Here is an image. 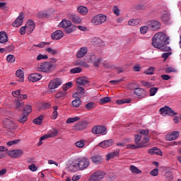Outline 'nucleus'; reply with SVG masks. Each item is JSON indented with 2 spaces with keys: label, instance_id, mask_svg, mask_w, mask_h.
Segmentation results:
<instances>
[{
  "label": "nucleus",
  "instance_id": "2eb2a0df",
  "mask_svg": "<svg viewBox=\"0 0 181 181\" xmlns=\"http://www.w3.org/2000/svg\"><path fill=\"white\" fill-rule=\"evenodd\" d=\"M134 93L138 98H145L146 97V90L143 88H136L134 89Z\"/></svg>",
  "mask_w": 181,
  "mask_h": 181
},
{
  "label": "nucleus",
  "instance_id": "58836bf2",
  "mask_svg": "<svg viewBox=\"0 0 181 181\" xmlns=\"http://www.w3.org/2000/svg\"><path fill=\"white\" fill-rule=\"evenodd\" d=\"M107 103H111V98L104 97L103 98L100 99L99 104L101 105L107 104Z\"/></svg>",
  "mask_w": 181,
  "mask_h": 181
},
{
  "label": "nucleus",
  "instance_id": "cd10ccee",
  "mask_svg": "<svg viewBox=\"0 0 181 181\" xmlns=\"http://www.w3.org/2000/svg\"><path fill=\"white\" fill-rule=\"evenodd\" d=\"M71 25V21L69 20H64L62 21L59 24V28H64L66 29V28H68Z\"/></svg>",
  "mask_w": 181,
  "mask_h": 181
},
{
  "label": "nucleus",
  "instance_id": "ea45409f",
  "mask_svg": "<svg viewBox=\"0 0 181 181\" xmlns=\"http://www.w3.org/2000/svg\"><path fill=\"white\" fill-rule=\"evenodd\" d=\"M158 90H159V88L153 87L151 88L149 90V95L150 97H153V95H156L158 93Z\"/></svg>",
  "mask_w": 181,
  "mask_h": 181
},
{
  "label": "nucleus",
  "instance_id": "052dcab7",
  "mask_svg": "<svg viewBox=\"0 0 181 181\" xmlns=\"http://www.w3.org/2000/svg\"><path fill=\"white\" fill-rule=\"evenodd\" d=\"M57 135H59V132L57 129L51 132L50 134H48L49 138H54V136H57Z\"/></svg>",
  "mask_w": 181,
  "mask_h": 181
},
{
  "label": "nucleus",
  "instance_id": "4d7b16f0",
  "mask_svg": "<svg viewBox=\"0 0 181 181\" xmlns=\"http://www.w3.org/2000/svg\"><path fill=\"white\" fill-rule=\"evenodd\" d=\"M153 71H155V69L153 67H150L144 71V74L149 76L153 74Z\"/></svg>",
  "mask_w": 181,
  "mask_h": 181
},
{
  "label": "nucleus",
  "instance_id": "20e7f679",
  "mask_svg": "<svg viewBox=\"0 0 181 181\" xmlns=\"http://www.w3.org/2000/svg\"><path fill=\"white\" fill-rule=\"evenodd\" d=\"M106 21L107 16L104 14H98L95 16L91 20V23L95 25H103V23H105Z\"/></svg>",
  "mask_w": 181,
  "mask_h": 181
},
{
  "label": "nucleus",
  "instance_id": "c03bdc74",
  "mask_svg": "<svg viewBox=\"0 0 181 181\" xmlns=\"http://www.w3.org/2000/svg\"><path fill=\"white\" fill-rule=\"evenodd\" d=\"M162 21L165 23H168L170 21V14L169 13H165L162 16Z\"/></svg>",
  "mask_w": 181,
  "mask_h": 181
},
{
  "label": "nucleus",
  "instance_id": "f257e3e1",
  "mask_svg": "<svg viewBox=\"0 0 181 181\" xmlns=\"http://www.w3.org/2000/svg\"><path fill=\"white\" fill-rule=\"evenodd\" d=\"M168 42V37H166V34L163 33H156L152 38V46L153 47H159L161 45H165Z\"/></svg>",
  "mask_w": 181,
  "mask_h": 181
},
{
  "label": "nucleus",
  "instance_id": "7ed1b4c3",
  "mask_svg": "<svg viewBox=\"0 0 181 181\" xmlns=\"http://www.w3.org/2000/svg\"><path fill=\"white\" fill-rule=\"evenodd\" d=\"M105 176V173L104 171H96L90 175L88 181H102Z\"/></svg>",
  "mask_w": 181,
  "mask_h": 181
},
{
  "label": "nucleus",
  "instance_id": "473e14b6",
  "mask_svg": "<svg viewBox=\"0 0 181 181\" xmlns=\"http://www.w3.org/2000/svg\"><path fill=\"white\" fill-rule=\"evenodd\" d=\"M29 115H27L26 113H23L21 116L19 117L18 122L21 124H25L26 121H28V116Z\"/></svg>",
  "mask_w": 181,
  "mask_h": 181
},
{
  "label": "nucleus",
  "instance_id": "e2e57ef3",
  "mask_svg": "<svg viewBox=\"0 0 181 181\" xmlns=\"http://www.w3.org/2000/svg\"><path fill=\"white\" fill-rule=\"evenodd\" d=\"M131 103V100H117V104L119 105H122V104H129Z\"/></svg>",
  "mask_w": 181,
  "mask_h": 181
},
{
  "label": "nucleus",
  "instance_id": "5701e85b",
  "mask_svg": "<svg viewBox=\"0 0 181 181\" xmlns=\"http://www.w3.org/2000/svg\"><path fill=\"white\" fill-rule=\"evenodd\" d=\"M116 156H119V151L116 150L112 153H109L106 155V160H110V159H114Z\"/></svg>",
  "mask_w": 181,
  "mask_h": 181
},
{
  "label": "nucleus",
  "instance_id": "e433bc0d",
  "mask_svg": "<svg viewBox=\"0 0 181 181\" xmlns=\"http://www.w3.org/2000/svg\"><path fill=\"white\" fill-rule=\"evenodd\" d=\"M43 121V115H40L38 117L35 118L33 120V124H35V125H42V122Z\"/></svg>",
  "mask_w": 181,
  "mask_h": 181
},
{
  "label": "nucleus",
  "instance_id": "ddd939ff",
  "mask_svg": "<svg viewBox=\"0 0 181 181\" xmlns=\"http://www.w3.org/2000/svg\"><path fill=\"white\" fill-rule=\"evenodd\" d=\"M180 135V132L177 131L172 132L171 133H168L165 136V139L167 141H175V139H177L179 138V136Z\"/></svg>",
  "mask_w": 181,
  "mask_h": 181
},
{
  "label": "nucleus",
  "instance_id": "a18cd8bd",
  "mask_svg": "<svg viewBox=\"0 0 181 181\" xmlns=\"http://www.w3.org/2000/svg\"><path fill=\"white\" fill-rule=\"evenodd\" d=\"M37 16L40 19H43V18H46V16H47V12H46V11H40L37 13Z\"/></svg>",
  "mask_w": 181,
  "mask_h": 181
},
{
  "label": "nucleus",
  "instance_id": "a19ab883",
  "mask_svg": "<svg viewBox=\"0 0 181 181\" xmlns=\"http://www.w3.org/2000/svg\"><path fill=\"white\" fill-rule=\"evenodd\" d=\"M77 121H80V117H70L67 119L66 124H73V122H77Z\"/></svg>",
  "mask_w": 181,
  "mask_h": 181
},
{
  "label": "nucleus",
  "instance_id": "9b49d317",
  "mask_svg": "<svg viewBox=\"0 0 181 181\" xmlns=\"http://www.w3.org/2000/svg\"><path fill=\"white\" fill-rule=\"evenodd\" d=\"M160 112L162 115L164 114V115H169L170 117H175V115H176V114H177L175 111H173V110H172V108H170L168 106L161 107L160 109Z\"/></svg>",
  "mask_w": 181,
  "mask_h": 181
},
{
  "label": "nucleus",
  "instance_id": "f704fd0d",
  "mask_svg": "<svg viewBox=\"0 0 181 181\" xmlns=\"http://www.w3.org/2000/svg\"><path fill=\"white\" fill-rule=\"evenodd\" d=\"M129 170H131L132 173H136V175H139V173H142L141 170H139L135 165H130Z\"/></svg>",
  "mask_w": 181,
  "mask_h": 181
},
{
  "label": "nucleus",
  "instance_id": "69168bd1",
  "mask_svg": "<svg viewBox=\"0 0 181 181\" xmlns=\"http://www.w3.org/2000/svg\"><path fill=\"white\" fill-rule=\"evenodd\" d=\"M165 73H175L176 71V69H175L172 66H168L165 69Z\"/></svg>",
  "mask_w": 181,
  "mask_h": 181
},
{
  "label": "nucleus",
  "instance_id": "dca6fc26",
  "mask_svg": "<svg viewBox=\"0 0 181 181\" xmlns=\"http://www.w3.org/2000/svg\"><path fill=\"white\" fill-rule=\"evenodd\" d=\"M25 16H23V13H21L19 16L15 20V21L13 23V26L14 28H19V26H22V23H23V19Z\"/></svg>",
  "mask_w": 181,
  "mask_h": 181
},
{
  "label": "nucleus",
  "instance_id": "680f3d73",
  "mask_svg": "<svg viewBox=\"0 0 181 181\" xmlns=\"http://www.w3.org/2000/svg\"><path fill=\"white\" fill-rule=\"evenodd\" d=\"M84 140H81L76 143V146H77V148H84Z\"/></svg>",
  "mask_w": 181,
  "mask_h": 181
},
{
  "label": "nucleus",
  "instance_id": "864d4df0",
  "mask_svg": "<svg viewBox=\"0 0 181 181\" xmlns=\"http://www.w3.org/2000/svg\"><path fill=\"white\" fill-rule=\"evenodd\" d=\"M149 29V25L147 26H141L140 28V33H142V35H145L148 32V30Z\"/></svg>",
  "mask_w": 181,
  "mask_h": 181
},
{
  "label": "nucleus",
  "instance_id": "9d476101",
  "mask_svg": "<svg viewBox=\"0 0 181 181\" xmlns=\"http://www.w3.org/2000/svg\"><path fill=\"white\" fill-rule=\"evenodd\" d=\"M62 86V79L59 78H54L48 84V88L49 90H54V88H57Z\"/></svg>",
  "mask_w": 181,
  "mask_h": 181
},
{
  "label": "nucleus",
  "instance_id": "72a5a7b5",
  "mask_svg": "<svg viewBox=\"0 0 181 181\" xmlns=\"http://www.w3.org/2000/svg\"><path fill=\"white\" fill-rule=\"evenodd\" d=\"M166 43H168V42L157 47L156 49H160V50H162L163 52H169L170 50V47L166 45Z\"/></svg>",
  "mask_w": 181,
  "mask_h": 181
},
{
  "label": "nucleus",
  "instance_id": "6ab92c4d",
  "mask_svg": "<svg viewBox=\"0 0 181 181\" xmlns=\"http://www.w3.org/2000/svg\"><path fill=\"white\" fill-rule=\"evenodd\" d=\"M42 78V74L39 73L31 74L28 76L29 81H32L33 83H35L36 81H39Z\"/></svg>",
  "mask_w": 181,
  "mask_h": 181
},
{
  "label": "nucleus",
  "instance_id": "b1692460",
  "mask_svg": "<svg viewBox=\"0 0 181 181\" xmlns=\"http://www.w3.org/2000/svg\"><path fill=\"white\" fill-rule=\"evenodd\" d=\"M87 54V48L86 47H81L76 54V57L78 59H81V57H84Z\"/></svg>",
  "mask_w": 181,
  "mask_h": 181
},
{
  "label": "nucleus",
  "instance_id": "8fccbe9b",
  "mask_svg": "<svg viewBox=\"0 0 181 181\" xmlns=\"http://www.w3.org/2000/svg\"><path fill=\"white\" fill-rule=\"evenodd\" d=\"M24 105H25V103L23 102H22L21 100H18L16 103V108L17 110H21Z\"/></svg>",
  "mask_w": 181,
  "mask_h": 181
},
{
  "label": "nucleus",
  "instance_id": "39448f33",
  "mask_svg": "<svg viewBox=\"0 0 181 181\" xmlns=\"http://www.w3.org/2000/svg\"><path fill=\"white\" fill-rule=\"evenodd\" d=\"M74 167L78 166L81 170H84V169H87L88 166H90V160L87 158H83L82 159L78 160V163L74 165Z\"/></svg>",
  "mask_w": 181,
  "mask_h": 181
},
{
  "label": "nucleus",
  "instance_id": "774afa93",
  "mask_svg": "<svg viewBox=\"0 0 181 181\" xmlns=\"http://www.w3.org/2000/svg\"><path fill=\"white\" fill-rule=\"evenodd\" d=\"M21 93H22V90H21L13 91L12 95H13V97H18V95L21 96Z\"/></svg>",
  "mask_w": 181,
  "mask_h": 181
},
{
  "label": "nucleus",
  "instance_id": "c756f323",
  "mask_svg": "<svg viewBox=\"0 0 181 181\" xmlns=\"http://www.w3.org/2000/svg\"><path fill=\"white\" fill-rule=\"evenodd\" d=\"M141 23L140 19H130L128 22V25L129 26H136Z\"/></svg>",
  "mask_w": 181,
  "mask_h": 181
},
{
  "label": "nucleus",
  "instance_id": "5fc2aeb1",
  "mask_svg": "<svg viewBox=\"0 0 181 181\" xmlns=\"http://www.w3.org/2000/svg\"><path fill=\"white\" fill-rule=\"evenodd\" d=\"M19 142H21V140H19V139L13 140V141L7 142L6 145H7V146H13V145H16V144H19Z\"/></svg>",
  "mask_w": 181,
  "mask_h": 181
},
{
  "label": "nucleus",
  "instance_id": "2f4dec72",
  "mask_svg": "<svg viewBox=\"0 0 181 181\" xmlns=\"http://www.w3.org/2000/svg\"><path fill=\"white\" fill-rule=\"evenodd\" d=\"M16 76L19 78L17 79L19 82L23 81V71L18 69L16 72Z\"/></svg>",
  "mask_w": 181,
  "mask_h": 181
},
{
  "label": "nucleus",
  "instance_id": "6e6552de",
  "mask_svg": "<svg viewBox=\"0 0 181 181\" xmlns=\"http://www.w3.org/2000/svg\"><path fill=\"white\" fill-rule=\"evenodd\" d=\"M88 123L86 120L80 121L73 126L74 131H84L87 128Z\"/></svg>",
  "mask_w": 181,
  "mask_h": 181
},
{
  "label": "nucleus",
  "instance_id": "423d86ee",
  "mask_svg": "<svg viewBox=\"0 0 181 181\" xmlns=\"http://www.w3.org/2000/svg\"><path fill=\"white\" fill-rule=\"evenodd\" d=\"M92 132L95 135L101 134L102 135H107V127L101 125H95L92 127Z\"/></svg>",
  "mask_w": 181,
  "mask_h": 181
},
{
  "label": "nucleus",
  "instance_id": "412c9836",
  "mask_svg": "<svg viewBox=\"0 0 181 181\" xmlns=\"http://www.w3.org/2000/svg\"><path fill=\"white\" fill-rule=\"evenodd\" d=\"M148 152L150 155H159V156L163 155L162 151L156 147H153L152 148L148 149Z\"/></svg>",
  "mask_w": 181,
  "mask_h": 181
},
{
  "label": "nucleus",
  "instance_id": "a211bd4d",
  "mask_svg": "<svg viewBox=\"0 0 181 181\" xmlns=\"http://www.w3.org/2000/svg\"><path fill=\"white\" fill-rule=\"evenodd\" d=\"M114 145V140L113 139H109V140H105L103 141H101L99 143L98 146L100 148H108L109 146H112Z\"/></svg>",
  "mask_w": 181,
  "mask_h": 181
},
{
  "label": "nucleus",
  "instance_id": "a878e982",
  "mask_svg": "<svg viewBox=\"0 0 181 181\" xmlns=\"http://www.w3.org/2000/svg\"><path fill=\"white\" fill-rule=\"evenodd\" d=\"M145 144L141 143V144H128L127 146V149H139V148H144Z\"/></svg>",
  "mask_w": 181,
  "mask_h": 181
},
{
  "label": "nucleus",
  "instance_id": "3c124183",
  "mask_svg": "<svg viewBox=\"0 0 181 181\" xmlns=\"http://www.w3.org/2000/svg\"><path fill=\"white\" fill-rule=\"evenodd\" d=\"M134 143L136 144V145H141V142L139 143V141H141L142 136L136 134L134 136Z\"/></svg>",
  "mask_w": 181,
  "mask_h": 181
},
{
  "label": "nucleus",
  "instance_id": "09e8293b",
  "mask_svg": "<svg viewBox=\"0 0 181 181\" xmlns=\"http://www.w3.org/2000/svg\"><path fill=\"white\" fill-rule=\"evenodd\" d=\"M6 60L8 63H15V60H16L15 56L12 54H9L7 56Z\"/></svg>",
  "mask_w": 181,
  "mask_h": 181
},
{
  "label": "nucleus",
  "instance_id": "603ef678",
  "mask_svg": "<svg viewBox=\"0 0 181 181\" xmlns=\"http://www.w3.org/2000/svg\"><path fill=\"white\" fill-rule=\"evenodd\" d=\"M84 88L82 86H78L76 87V93L75 94H84Z\"/></svg>",
  "mask_w": 181,
  "mask_h": 181
},
{
  "label": "nucleus",
  "instance_id": "13d9d810",
  "mask_svg": "<svg viewBox=\"0 0 181 181\" xmlns=\"http://www.w3.org/2000/svg\"><path fill=\"white\" fill-rule=\"evenodd\" d=\"M46 52L49 53V54H52V55L57 54V50L54 49L50 48V47L49 48H47L46 49Z\"/></svg>",
  "mask_w": 181,
  "mask_h": 181
},
{
  "label": "nucleus",
  "instance_id": "c85d7f7f",
  "mask_svg": "<svg viewBox=\"0 0 181 181\" xmlns=\"http://www.w3.org/2000/svg\"><path fill=\"white\" fill-rule=\"evenodd\" d=\"M76 29H77V27L74 25H70L69 26L66 27V28H64V32L65 33H73V32H74V30H76Z\"/></svg>",
  "mask_w": 181,
  "mask_h": 181
},
{
  "label": "nucleus",
  "instance_id": "bb28decb",
  "mask_svg": "<svg viewBox=\"0 0 181 181\" xmlns=\"http://www.w3.org/2000/svg\"><path fill=\"white\" fill-rule=\"evenodd\" d=\"M6 42H8V35L4 31L0 32V43H6Z\"/></svg>",
  "mask_w": 181,
  "mask_h": 181
},
{
  "label": "nucleus",
  "instance_id": "0e129e2a",
  "mask_svg": "<svg viewBox=\"0 0 181 181\" xmlns=\"http://www.w3.org/2000/svg\"><path fill=\"white\" fill-rule=\"evenodd\" d=\"M151 176H158L159 175V170L158 168L153 169L150 172Z\"/></svg>",
  "mask_w": 181,
  "mask_h": 181
},
{
  "label": "nucleus",
  "instance_id": "7c9ffc66",
  "mask_svg": "<svg viewBox=\"0 0 181 181\" xmlns=\"http://www.w3.org/2000/svg\"><path fill=\"white\" fill-rule=\"evenodd\" d=\"M78 12H79L81 15H87V13H88V8H87V7L81 6L78 8Z\"/></svg>",
  "mask_w": 181,
  "mask_h": 181
},
{
  "label": "nucleus",
  "instance_id": "de8ad7c7",
  "mask_svg": "<svg viewBox=\"0 0 181 181\" xmlns=\"http://www.w3.org/2000/svg\"><path fill=\"white\" fill-rule=\"evenodd\" d=\"M66 94H67V93H66V92L59 91L57 93H56L55 97H56V98H64V97H66Z\"/></svg>",
  "mask_w": 181,
  "mask_h": 181
},
{
  "label": "nucleus",
  "instance_id": "4468645a",
  "mask_svg": "<svg viewBox=\"0 0 181 181\" xmlns=\"http://www.w3.org/2000/svg\"><path fill=\"white\" fill-rule=\"evenodd\" d=\"M4 128L9 129V131H13V129H16V128H18V125H16L15 122L9 119H6L4 122Z\"/></svg>",
  "mask_w": 181,
  "mask_h": 181
},
{
  "label": "nucleus",
  "instance_id": "6e6d98bb",
  "mask_svg": "<svg viewBox=\"0 0 181 181\" xmlns=\"http://www.w3.org/2000/svg\"><path fill=\"white\" fill-rule=\"evenodd\" d=\"M25 26L28 28H33L35 29V21L32 20H28Z\"/></svg>",
  "mask_w": 181,
  "mask_h": 181
},
{
  "label": "nucleus",
  "instance_id": "bf43d9fd",
  "mask_svg": "<svg viewBox=\"0 0 181 181\" xmlns=\"http://www.w3.org/2000/svg\"><path fill=\"white\" fill-rule=\"evenodd\" d=\"M141 84L144 87H146L147 88H151V87H152V83L146 82L145 81H141Z\"/></svg>",
  "mask_w": 181,
  "mask_h": 181
},
{
  "label": "nucleus",
  "instance_id": "f03ea898",
  "mask_svg": "<svg viewBox=\"0 0 181 181\" xmlns=\"http://www.w3.org/2000/svg\"><path fill=\"white\" fill-rule=\"evenodd\" d=\"M35 70L42 71V73H50L53 70V64L50 62L40 63L36 66Z\"/></svg>",
  "mask_w": 181,
  "mask_h": 181
},
{
  "label": "nucleus",
  "instance_id": "1a4fd4ad",
  "mask_svg": "<svg viewBox=\"0 0 181 181\" xmlns=\"http://www.w3.org/2000/svg\"><path fill=\"white\" fill-rule=\"evenodd\" d=\"M88 63H93V66L95 67H98L100 66V63L103 62L102 58H97V56L93 54L89 56V57L87 59Z\"/></svg>",
  "mask_w": 181,
  "mask_h": 181
},
{
  "label": "nucleus",
  "instance_id": "79ce46f5",
  "mask_svg": "<svg viewBox=\"0 0 181 181\" xmlns=\"http://www.w3.org/2000/svg\"><path fill=\"white\" fill-rule=\"evenodd\" d=\"M82 71H83V69H81V67H76L70 70V74H76L77 73H81Z\"/></svg>",
  "mask_w": 181,
  "mask_h": 181
},
{
  "label": "nucleus",
  "instance_id": "f3484780",
  "mask_svg": "<svg viewBox=\"0 0 181 181\" xmlns=\"http://www.w3.org/2000/svg\"><path fill=\"white\" fill-rule=\"evenodd\" d=\"M64 33L62 30H56L51 35L52 40H60L63 37Z\"/></svg>",
  "mask_w": 181,
  "mask_h": 181
},
{
  "label": "nucleus",
  "instance_id": "4c0bfd02",
  "mask_svg": "<svg viewBox=\"0 0 181 181\" xmlns=\"http://www.w3.org/2000/svg\"><path fill=\"white\" fill-rule=\"evenodd\" d=\"M30 112H32V105H26L23 108V114H26L27 115H29Z\"/></svg>",
  "mask_w": 181,
  "mask_h": 181
},
{
  "label": "nucleus",
  "instance_id": "4be33fe9",
  "mask_svg": "<svg viewBox=\"0 0 181 181\" xmlns=\"http://www.w3.org/2000/svg\"><path fill=\"white\" fill-rule=\"evenodd\" d=\"M69 19L70 21H72L73 23H75L76 25L81 23V18L76 14H71L69 16Z\"/></svg>",
  "mask_w": 181,
  "mask_h": 181
},
{
  "label": "nucleus",
  "instance_id": "f8f14e48",
  "mask_svg": "<svg viewBox=\"0 0 181 181\" xmlns=\"http://www.w3.org/2000/svg\"><path fill=\"white\" fill-rule=\"evenodd\" d=\"M8 155L10 156V158H13L14 159H16L18 158H21L23 155V151L21 149L17 150H11L8 151Z\"/></svg>",
  "mask_w": 181,
  "mask_h": 181
},
{
  "label": "nucleus",
  "instance_id": "aec40b11",
  "mask_svg": "<svg viewBox=\"0 0 181 181\" xmlns=\"http://www.w3.org/2000/svg\"><path fill=\"white\" fill-rule=\"evenodd\" d=\"M76 83L77 86H86L88 84V78L86 76H81L76 78Z\"/></svg>",
  "mask_w": 181,
  "mask_h": 181
},
{
  "label": "nucleus",
  "instance_id": "49530a36",
  "mask_svg": "<svg viewBox=\"0 0 181 181\" xmlns=\"http://www.w3.org/2000/svg\"><path fill=\"white\" fill-rule=\"evenodd\" d=\"M85 108H86V110L88 111H90V110H94V103H88L86 105H85Z\"/></svg>",
  "mask_w": 181,
  "mask_h": 181
},
{
  "label": "nucleus",
  "instance_id": "37998d69",
  "mask_svg": "<svg viewBox=\"0 0 181 181\" xmlns=\"http://www.w3.org/2000/svg\"><path fill=\"white\" fill-rule=\"evenodd\" d=\"M164 176L166 181H170L173 180V175H172V172H166Z\"/></svg>",
  "mask_w": 181,
  "mask_h": 181
},
{
  "label": "nucleus",
  "instance_id": "0eeeda50",
  "mask_svg": "<svg viewBox=\"0 0 181 181\" xmlns=\"http://www.w3.org/2000/svg\"><path fill=\"white\" fill-rule=\"evenodd\" d=\"M147 26H148L149 30H152L153 32H155L160 29L162 24L160 23V22L158 21L153 20L148 22Z\"/></svg>",
  "mask_w": 181,
  "mask_h": 181
},
{
  "label": "nucleus",
  "instance_id": "393cba45",
  "mask_svg": "<svg viewBox=\"0 0 181 181\" xmlns=\"http://www.w3.org/2000/svg\"><path fill=\"white\" fill-rule=\"evenodd\" d=\"M91 160L95 165H98V163H101L103 162V157L100 155H95L91 157Z\"/></svg>",
  "mask_w": 181,
  "mask_h": 181
},
{
  "label": "nucleus",
  "instance_id": "c9c22d12",
  "mask_svg": "<svg viewBox=\"0 0 181 181\" xmlns=\"http://www.w3.org/2000/svg\"><path fill=\"white\" fill-rule=\"evenodd\" d=\"M71 104L75 108H78L81 105V100H80V98H77V99L72 101Z\"/></svg>",
  "mask_w": 181,
  "mask_h": 181
},
{
  "label": "nucleus",
  "instance_id": "338daca9",
  "mask_svg": "<svg viewBox=\"0 0 181 181\" xmlns=\"http://www.w3.org/2000/svg\"><path fill=\"white\" fill-rule=\"evenodd\" d=\"M46 59H48L47 55H43L42 54H40L37 57V60H46Z\"/></svg>",
  "mask_w": 181,
  "mask_h": 181
}]
</instances>
